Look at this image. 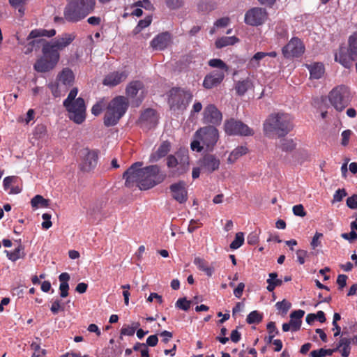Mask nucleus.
Segmentation results:
<instances>
[{
  "label": "nucleus",
  "mask_w": 357,
  "mask_h": 357,
  "mask_svg": "<svg viewBox=\"0 0 357 357\" xmlns=\"http://www.w3.org/2000/svg\"><path fill=\"white\" fill-rule=\"evenodd\" d=\"M142 162L133 163L123 174L125 185L128 188L137 186L141 190H146L162 183L166 174L157 165L142 167Z\"/></svg>",
  "instance_id": "nucleus-1"
},
{
  "label": "nucleus",
  "mask_w": 357,
  "mask_h": 357,
  "mask_svg": "<svg viewBox=\"0 0 357 357\" xmlns=\"http://www.w3.org/2000/svg\"><path fill=\"white\" fill-rule=\"evenodd\" d=\"M76 38L75 33H64L52 42L45 43L42 49L43 56L33 65L38 73H47L55 68L60 59L59 50L68 47Z\"/></svg>",
  "instance_id": "nucleus-2"
},
{
  "label": "nucleus",
  "mask_w": 357,
  "mask_h": 357,
  "mask_svg": "<svg viewBox=\"0 0 357 357\" xmlns=\"http://www.w3.org/2000/svg\"><path fill=\"white\" fill-rule=\"evenodd\" d=\"M293 128L292 118L286 113L271 114L263 124L264 133L268 137L274 134L280 137H284Z\"/></svg>",
  "instance_id": "nucleus-3"
},
{
  "label": "nucleus",
  "mask_w": 357,
  "mask_h": 357,
  "mask_svg": "<svg viewBox=\"0 0 357 357\" xmlns=\"http://www.w3.org/2000/svg\"><path fill=\"white\" fill-rule=\"evenodd\" d=\"M128 108V100L124 96H116L108 103L104 116L107 127L116 125Z\"/></svg>",
  "instance_id": "nucleus-4"
},
{
  "label": "nucleus",
  "mask_w": 357,
  "mask_h": 357,
  "mask_svg": "<svg viewBox=\"0 0 357 357\" xmlns=\"http://www.w3.org/2000/svg\"><path fill=\"white\" fill-rule=\"evenodd\" d=\"M209 66L218 70L207 74L203 81V86L206 89H213L219 85L225 79L229 67L220 59H212L208 61Z\"/></svg>",
  "instance_id": "nucleus-5"
},
{
  "label": "nucleus",
  "mask_w": 357,
  "mask_h": 357,
  "mask_svg": "<svg viewBox=\"0 0 357 357\" xmlns=\"http://www.w3.org/2000/svg\"><path fill=\"white\" fill-rule=\"evenodd\" d=\"M335 61L348 69L352 67L354 61H357V31L349 36L347 50L340 48L335 55Z\"/></svg>",
  "instance_id": "nucleus-6"
},
{
  "label": "nucleus",
  "mask_w": 357,
  "mask_h": 357,
  "mask_svg": "<svg viewBox=\"0 0 357 357\" xmlns=\"http://www.w3.org/2000/svg\"><path fill=\"white\" fill-rule=\"evenodd\" d=\"M193 98L190 89L173 87L168 93V104L171 109L183 111L188 106Z\"/></svg>",
  "instance_id": "nucleus-7"
},
{
  "label": "nucleus",
  "mask_w": 357,
  "mask_h": 357,
  "mask_svg": "<svg viewBox=\"0 0 357 357\" xmlns=\"http://www.w3.org/2000/svg\"><path fill=\"white\" fill-rule=\"evenodd\" d=\"M189 156L188 153L177 152L167 157V166L169 168V177H178L189 169Z\"/></svg>",
  "instance_id": "nucleus-8"
},
{
  "label": "nucleus",
  "mask_w": 357,
  "mask_h": 357,
  "mask_svg": "<svg viewBox=\"0 0 357 357\" xmlns=\"http://www.w3.org/2000/svg\"><path fill=\"white\" fill-rule=\"evenodd\" d=\"M328 100L335 110L342 112L350 104L352 95L348 86L339 85L330 91Z\"/></svg>",
  "instance_id": "nucleus-9"
},
{
  "label": "nucleus",
  "mask_w": 357,
  "mask_h": 357,
  "mask_svg": "<svg viewBox=\"0 0 357 357\" xmlns=\"http://www.w3.org/2000/svg\"><path fill=\"white\" fill-rule=\"evenodd\" d=\"M55 35L56 30L54 29L50 30H46L44 29L32 30L26 38L29 43L26 46L25 54L31 53L33 50V49H39L40 45H42L43 47H44L45 43H48L45 39H41L38 38L43 36L51 38Z\"/></svg>",
  "instance_id": "nucleus-10"
},
{
  "label": "nucleus",
  "mask_w": 357,
  "mask_h": 357,
  "mask_svg": "<svg viewBox=\"0 0 357 357\" xmlns=\"http://www.w3.org/2000/svg\"><path fill=\"white\" fill-rule=\"evenodd\" d=\"M194 136L202 141L208 151H212L218 141L219 132L215 126H208L198 129Z\"/></svg>",
  "instance_id": "nucleus-11"
},
{
  "label": "nucleus",
  "mask_w": 357,
  "mask_h": 357,
  "mask_svg": "<svg viewBox=\"0 0 357 357\" xmlns=\"http://www.w3.org/2000/svg\"><path fill=\"white\" fill-rule=\"evenodd\" d=\"M68 112V118L77 124L82 123L86 119V105L82 98H77L76 101L63 105Z\"/></svg>",
  "instance_id": "nucleus-12"
},
{
  "label": "nucleus",
  "mask_w": 357,
  "mask_h": 357,
  "mask_svg": "<svg viewBox=\"0 0 357 357\" xmlns=\"http://www.w3.org/2000/svg\"><path fill=\"white\" fill-rule=\"evenodd\" d=\"M224 128L229 135L252 136L254 131L241 121L230 119L225 122Z\"/></svg>",
  "instance_id": "nucleus-13"
},
{
  "label": "nucleus",
  "mask_w": 357,
  "mask_h": 357,
  "mask_svg": "<svg viewBox=\"0 0 357 357\" xmlns=\"http://www.w3.org/2000/svg\"><path fill=\"white\" fill-rule=\"evenodd\" d=\"M267 19L268 13L265 8L254 7L245 13L244 22L248 25L258 26L264 24Z\"/></svg>",
  "instance_id": "nucleus-14"
},
{
  "label": "nucleus",
  "mask_w": 357,
  "mask_h": 357,
  "mask_svg": "<svg viewBox=\"0 0 357 357\" xmlns=\"http://www.w3.org/2000/svg\"><path fill=\"white\" fill-rule=\"evenodd\" d=\"M198 165L203 172L211 174L219 169L220 160L215 155L206 153L199 160Z\"/></svg>",
  "instance_id": "nucleus-15"
},
{
  "label": "nucleus",
  "mask_w": 357,
  "mask_h": 357,
  "mask_svg": "<svg viewBox=\"0 0 357 357\" xmlns=\"http://www.w3.org/2000/svg\"><path fill=\"white\" fill-rule=\"evenodd\" d=\"M305 50L302 41L298 38H292L291 40L283 47L282 52L284 57H298Z\"/></svg>",
  "instance_id": "nucleus-16"
},
{
  "label": "nucleus",
  "mask_w": 357,
  "mask_h": 357,
  "mask_svg": "<svg viewBox=\"0 0 357 357\" xmlns=\"http://www.w3.org/2000/svg\"><path fill=\"white\" fill-rule=\"evenodd\" d=\"M222 119L221 112L213 104L207 105L203 112V122L205 123L218 126Z\"/></svg>",
  "instance_id": "nucleus-17"
},
{
  "label": "nucleus",
  "mask_w": 357,
  "mask_h": 357,
  "mask_svg": "<svg viewBox=\"0 0 357 357\" xmlns=\"http://www.w3.org/2000/svg\"><path fill=\"white\" fill-rule=\"evenodd\" d=\"M63 16L66 21L69 22H77L85 18L78 6L72 0L65 7Z\"/></svg>",
  "instance_id": "nucleus-18"
},
{
  "label": "nucleus",
  "mask_w": 357,
  "mask_h": 357,
  "mask_svg": "<svg viewBox=\"0 0 357 357\" xmlns=\"http://www.w3.org/2000/svg\"><path fill=\"white\" fill-rule=\"evenodd\" d=\"M173 199L180 204L185 203L188 200V191L185 188V183L180 181L169 186Z\"/></svg>",
  "instance_id": "nucleus-19"
},
{
  "label": "nucleus",
  "mask_w": 357,
  "mask_h": 357,
  "mask_svg": "<svg viewBox=\"0 0 357 357\" xmlns=\"http://www.w3.org/2000/svg\"><path fill=\"white\" fill-rule=\"evenodd\" d=\"M128 73L126 71H114L107 75L102 84L109 87L115 86L127 79Z\"/></svg>",
  "instance_id": "nucleus-20"
},
{
  "label": "nucleus",
  "mask_w": 357,
  "mask_h": 357,
  "mask_svg": "<svg viewBox=\"0 0 357 357\" xmlns=\"http://www.w3.org/2000/svg\"><path fill=\"white\" fill-rule=\"evenodd\" d=\"M171 42V35L169 32H162L158 34L150 43L154 50H163L167 47Z\"/></svg>",
  "instance_id": "nucleus-21"
},
{
  "label": "nucleus",
  "mask_w": 357,
  "mask_h": 357,
  "mask_svg": "<svg viewBox=\"0 0 357 357\" xmlns=\"http://www.w3.org/2000/svg\"><path fill=\"white\" fill-rule=\"evenodd\" d=\"M98 153L95 151L86 150L82 164V169L84 172H89L93 169L98 163Z\"/></svg>",
  "instance_id": "nucleus-22"
},
{
  "label": "nucleus",
  "mask_w": 357,
  "mask_h": 357,
  "mask_svg": "<svg viewBox=\"0 0 357 357\" xmlns=\"http://www.w3.org/2000/svg\"><path fill=\"white\" fill-rule=\"evenodd\" d=\"M140 121L147 124L150 128L155 127L158 123L157 112L155 109L149 108L141 114Z\"/></svg>",
  "instance_id": "nucleus-23"
},
{
  "label": "nucleus",
  "mask_w": 357,
  "mask_h": 357,
  "mask_svg": "<svg viewBox=\"0 0 357 357\" xmlns=\"http://www.w3.org/2000/svg\"><path fill=\"white\" fill-rule=\"evenodd\" d=\"M59 81L67 87L71 86L75 81V75L69 68H64L58 75Z\"/></svg>",
  "instance_id": "nucleus-24"
},
{
  "label": "nucleus",
  "mask_w": 357,
  "mask_h": 357,
  "mask_svg": "<svg viewBox=\"0 0 357 357\" xmlns=\"http://www.w3.org/2000/svg\"><path fill=\"white\" fill-rule=\"evenodd\" d=\"M171 144L168 141H164L158 148L157 151L150 156L151 162H157L165 157L170 151Z\"/></svg>",
  "instance_id": "nucleus-25"
},
{
  "label": "nucleus",
  "mask_w": 357,
  "mask_h": 357,
  "mask_svg": "<svg viewBox=\"0 0 357 357\" xmlns=\"http://www.w3.org/2000/svg\"><path fill=\"white\" fill-rule=\"evenodd\" d=\"M82 13L86 17L94 10L96 0H73Z\"/></svg>",
  "instance_id": "nucleus-26"
},
{
  "label": "nucleus",
  "mask_w": 357,
  "mask_h": 357,
  "mask_svg": "<svg viewBox=\"0 0 357 357\" xmlns=\"http://www.w3.org/2000/svg\"><path fill=\"white\" fill-rule=\"evenodd\" d=\"M193 262L197 268L204 272L207 276L211 277L213 275L214 272L213 267L209 266L208 262L204 259L196 257Z\"/></svg>",
  "instance_id": "nucleus-27"
},
{
  "label": "nucleus",
  "mask_w": 357,
  "mask_h": 357,
  "mask_svg": "<svg viewBox=\"0 0 357 357\" xmlns=\"http://www.w3.org/2000/svg\"><path fill=\"white\" fill-rule=\"evenodd\" d=\"M310 70V78L320 79L324 73V66L321 63H315L307 66Z\"/></svg>",
  "instance_id": "nucleus-28"
},
{
  "label": "nucleus",
  "mask_w": 357,
  "mask_h": 357,
  "mask_svg": "<svg viewBox=\"0 0 357 357\" xmlns=\"http://www.w3.org/2000/svg\"><path fill=\"white\" fill-rule=\"evenodd\" d=\"M268 286L266 289L269 292H273L275 287H280L283 284V281L281 279L278 278V273L273 272L268 274V278L266 280Z\"/></svg>",
  "instance_id": "nucleus-29"
},
{
  "label": "nucleus",
  "mask_w": 357,
  "mask_h": 357,
  "mask_svg": "<svg viewBox=\"0 0 357 357\" xmlns=\"http://www.w3.org/2000/svg\"><path fill=\"white\" fill-rule=\"evenodd\" d=\"M248 152V149L245 146H239L234 149L228 157L229 163L235 162L239 158L245 155Z\"/></svg>",
  "instance_id": "nucleus-30"
},
{
  "label": "nucleus",
  "mask_w": 357,
  "mask_h": 357,
  "mask_svg": "<svg viewBox=\"0 0 357 357\" xmlns=\"http://www.w3.org/2000/svg\"><path fill=\"white\" fill-rule=\"evenodd\" d=\"M252 86V81L247 78L242 81L237 82L235 85V90L238 96H243Z\"/></svg>",
  "instance_id": "nucleus-31"
},
{
  "label": "nucleus",
  "mask_w": 357,
  "mask_h": 357,
  "mask_svg": "<svg viewBox=\"0 0 357 357\" xmlns=\"http://www.w3.org/2000/svg\"><path fill=\"white\" fill-rule=\"evenodd\" d=\"M238 41L239 39L236 36H223L217 39L215 44L217 48L220 49L228 45H233Z\"/></svg>",
  "instance_id": "nucleus-32"
},
{
  "label": "nucleus",
  "mask_w": 357,
  "mask_h": 357,
  "mask_svg": "<svg viewBox=\"0 0 357 357\" xmlns=\"http://www.w3.org/2000/svg\"><path fill=\"white\" fill-rule=\"evenodd\" d=\"M143 83L141 81L136 80L130 82L126 87L127 96L134 98L138 91L143 88Z\"/></svg>",
  "instance_id": "nucleus-33"
},
{
  "label": "nucleus",
  "mask_w": 357,
  "mask_h": 357,
  "mask_svg": "<svg viewBox=\"0 0 357 357\" xmlns=\"http://www.w3.org/2000/svg\"><path fill=\"white\" fill-rule=\"evenodd\" d=\"M50 200L45 199L43 196L37 195L31 200L32 208H47L49 206Z\"/></svg>",
  "instance_id": "nucleus-34"
},
{
  "label": "nucleus",
  "mask_w": 357,
  "mask_h": 357,
  "mask_svg": "<svg viewBox=\"0 0 357 357\" xmlns=\"http://www.w3.org/2000/svg\"><path fill=\"white\" fill-rule=\"evenodd\" d=\"M339 347H341L342 349L341 355L342 357H348L351 352L350 344L351 343V339L347 337H341L339 341Z\"/></svg>",
  "instance_id": "nucleus-35"
},
{
  "label": "nucleus",
  "mask_w": 357,
  "mask_h": 357,
  "mask_svg": "<svg viewBox=\"0 0 357 357\" xmlns=\"http://www.w3.org/2000/svg\"><path fill=\"white\" fill-rule=\"evenodd\" d=\"M24 247L22 245H20L17 248H15L13 252H9L8 250H5L6 256L8 258L13 261H15L20 258H23L24 257Z\"/></svg>",
  "instance_id": "nucleus-36"
},
{
  "label": "nucleus",
  "mask_w": 357,
  "mask_h": 357,
  "mask_svg": "<svg viewBox=\"0 0 357 357\" xmlns=\"http://www.w3.org/2000/svg\"><path fill=\"white\" fill-rule=\"evenodd\" d=\"M107 100L105 98L100 99L93 105L91 108V113L94 116L100 115L105 108H107Z\"/></svg>",
  "instance_id": "nucleus-37"
},
{
  "label": "nucleus",
  "mask_w": 357,
  "mask_h": 357,
  "mask_svg": "<svg viewBox=\"0 0 357 357\" xmlns=\"http://www.w3.org/2000/svg\"><path fill=\"white\" fill-rule=\"evenodd\" d=\"M280 148L283 151L290 152L296 148V144L292 139L284 138L280 140Z\"/></svg>",
  "instance_id": "nucleus-38"
},
{
  "label": "nucleus",
  "mask_w": 357,
  "mask_h": 357,
  "mask_svg": "<svg viewBox=\"0 0 357 357\" xmlns=\"http://www.w3.org/2000/svg\"><path fill=\"white\" fill-rule=\"evenodd\" d=\"M151 22L152 17L150 15L146 16L144 20H139L137 25L135 27L133 30L134 33L137 34L139 32H141V31L143 29L149 26L151 24Z\"/></svg>",
  "instance_id": "nucleus-39"
},
{
  "label": "nucleus",
  "mask_w": 357,
  "mask_h": 357,
  "mask_svg": "<svg viewBox=\"0 0 357 357\" xmlns=\"http://www.w3.org/2000/svg\"><path fill=\"white\" fill-rule=\"evenodd\" d=\"M263 316L258 311H252L247 317L246 321L249 324H259L262 321Z\"/></svg>",
  "instance_id": "nucleus-40"
},
{
  "label": "nucleus",
  "mask_w": 357,
  "mask_h": 357,
  "mask_svg": "<svg viewBox=\"0 0 357 357\" xmlns=\"http://www.w3.org/2000/svg\"><path fill=\"white\" fill-rule=\"evenodd\" d=\"M34 138L37 139H43L47 135V128L43 124L37 125L33 132Z\"/></svg>",
  "instance_id": "nucleus-41"
},
{
  "label": "nucleus",
  "mask_w": 357,
  "mask_h": 357,
  "mask_svg": "<svg viewBox=\"0 0 357 357\" xmlns=\"http://www.w3.org/2000/svg\"><path fill=\"white\" fill-rule=\"evenodd\" d=\"M244 243V234L243 232H238L234 240L230 244V248L236 250L239 248Z\"/></svg>",
  "instance_id": "nucleus-42"
},
{
  "label": "nucleus",
  "mask_w": 357,
  "mask_h": 357,
  "mask_svg": "<svg viewBox=\"0 0 357 357\" xmlns=\"http://www.w3.org/2000/svg\"><path fill=\"white\" fill-rule=\"evenodd\" d=\"M333 354V351H331V349H326L321 348L319 349L312 351L310 356L311 357H325L326 356H331Z\"/></svg>",
  "instance_id": "nucleus-43"
},
{
  "label": "nucleus",
  "mask_w": 357,
  "mask_h": 357,
  "mask_svg": "<svg viewBox=\"0 0 357 357\" xmlns=\"http://www.w3.org/2000/svg\"><path fill=\"white\" fill-rule=\"evenodd\" d=\"M165 5L170 10H178L184 5V0H165Z\"/></svg>",
  "instance_id": "nucleus-44"
},
{
  "label": "nucleus",
  "mask_w": 357,
  "mask_h": 357,
  "mask_svg": "<svg viewBox=\"0 0 357 357\" xmlns=\"http://www.w3.org/2000/svg\"><path fill=\"white\" fill-rule=\"evenodd\" d=\"M191 302L188 301L186 298H181L176 302V307L184 311H188L190 307Z\"/></svg>",
  "instance_id": "nucleus-45"
},
{
  "label": "nucleus",
  "mask_w": 357,
  "mask_h": 357,
  "mask_svg": "<svg viewBox=\"0 0 357 357\" xmlns=\"http://www.w3.org/2000/svg\"><path fill=\"white\" fill-rule=\"evenodd\" d=\"M50 310L54 314H56L59 311L64 310V303H61V300L56 299L52 302Z\"/></svg>",
  "instance_id": "nucleus-46"
},
{
  "label": "nucleus",
  "mask_w": 357,
  "mask_h": 357,
  "mask_svg": "<svg viewBox=\"0 0 357 357\" xmlns=\"http://www.w3.org/2000/svg\"><path fill=\"white\" fill-rule=\"evenodd\" d=\"M275 307H277L278 310H281L282 313L285 314L291 308V304L285 299H284L282 301L276 303Z\"/></svg>",
  "instance_id": "nucleus-47"
},
{
  "label": "nucleus",
  "mask_w": 357,
  "mask_h": 357,
  "mask_svg": "<svg viewBox=\"0 0 357 357\" xmlns=\"http://www.w3.org/2000/svg\"><path fill=\"white\" fill-rule=\"evenodd\" d=\"M78 93L77 88H73L68 95V97L63 100V105L76 101V96Z\"/></svg>",
  "instance_id": "nucleus-48"
},
{
  "label": "nucleus",
  "mask_w": 357,
  "mask_h": 357,
  "mask_svg": "<svg viewBox=\"0 0 357 357\" xmlns=\"http://www.w3.org/2000/svg\"><path fill=\"white\" fill-rule=\"evenodd\" d=\"M347 195V193L345 190V189H338L335 191L334 195H333V199L332 201V203L335 202H341L344 197Z\"/></svg>",
  "instance_id": "nucleus-49"
},
{
  "label": "nucleus",
  "mask_w": 357,
  "mask_h": 357,
  "mask_svg": "<svg viewBox=\"0 0 357 357\" xmlns=\"http://www.w3.org/2000/svg\"><path fill=\"white\" fill-rule=\"evenodd\" d=\"M293 213L296 216L304 217L306 215V211L302 204H297L293 206Z\"/></svg>",
  "instance_id": "nucleus-50"
},
{
  "label": "nucleus",
  "mask_w": 357,
  "mask_h": 357,
  "mask_svg": "<svg viewBox=\"0 0 357 357\" xmlns=\"http://www.w3.org/2000/svg\"><path fill=\"white\" fill-rule=\"evenodd\" d=\"M48 87L50 89L54 97L57 98L61 96V91L58 83L51 82L48 84Z\"/></svg>",
  "instance_id": "nucleus-51"
},
{
  "label": "nucleus",
  "mask_w": 357,
  "mask_h": 357,
  "mask_svg": "<svg viewBox=\"0 0 357 357\" xmlns=\"http://www.w3.org/2000/svg\"><path fill=\"white\" fill-rule=\"evenodd\" d=\"M202 141L198 139L195 138V140H193L190 144V147L192 151H196L197 152H201L204 149L203 144L201 145Z\"/></svg>",
  "instance_id": "nucleus-52"
},
{
  "label": "nucleus",
  "mask_w": 357,
  "mask_h": 357,
  "mask_svg": "<svg viewBox=\"0 0 357 357\" xmlns=\"http://www.w3.org/2000/svg\"><path fill=\"white\" fill-rule=\"evenodd\" d=\"M42 218L44 220V221L42 222L43 228L45 229H48L52 225L51 222V215L49 213H43Z\"/></svg>",
  "instance_id": "nucleus-53"
},
{
  "label": "nucleus",
  "mask_w": 357,
  "mask_h": 357,
  "mask_svg": "<svg viewBox=\"0 0 357 357\" xmlns=\"http://www.w3.org/2000/svg\"><path fill=\"white\" fill-rule=\"evenodd\" d=\"M352 134L351 130H344L342 134V142L341 144L344 146H347L349 144L350 137Z\"/></svg>",
  "instance_id": "nucleus-54"
},
{
  "label": "nucleus",
  "mask_w": 357,
  "mask_h": 357,
  "mask_svg": "<svg viewBox=\"0 0 357 357\" xmlns=\"http://www.w3.org/2000/svg\"><path fill=\"white\" fill-rule=\"evenodd\" d=\"M135 328H134V327H130L129 326H123L121 330L120 339H122V335L132 336L135 334Z\"/></svg>",
  "instance_id": "nucleus-55"
},
{
  "label": "nucleus",
  "mask_w": 357,
  "mask_h": 357,
  "mask_svg": "<svg viewBox=\"0 0 357 357\" xmlns=\"http://www.w3.org/2000/svg\"><path fill=\"white\" fill-rule=\"evenodd\" d=\"M247 242L248 244L254 245L259 242V236L256 231L251 232L247 237Z\"/></svg>",
  "instance_id": "nucleus-56"
},
{
  "label": "nucleus",
  "mask_w": 357,
  "mask_h": 357,
  "mask_svg": "<svg viewBox=\"0 0 357 357\" xmlns=\"http://www.w3.org/2000/svg\"><path fill=\"white\" fill-rule=\"evenodd\" d=\"M323 237V234L319 232H316L314 236L312 238L311 241V246L313 249H315L317 247L321 245V242L319 241V238Z\"/></svg>",
  "instance_id": "nucleus-57"
},
{
  "label": "nucleus",
  "mask_w": 357,
  "mask_h": 357,
  "mask_svg": "<svg viewBox=\"0 0 357 357\" xmlns=\"http://www.w3.org/2000/svg\"><path fill=\"white\" fill-rule=\"evenodd\" d=\"M347 205L351 209L357 208V195H354L347 199Z\"/></svg>",
  "instance_id": "nucleus-58"
},
{
  "label": "nucleus",
  "mask_w": 357,
  "mask_h": 357,
  "mask_svg": "<svg viewBox=\"0 0 357 357\" xmlns=\"http://www.w3.org/2000/svg\"><path fill=\"white\" fill-rule=\"evenodd\" d=\"M296 256L298 261L300 264H303L305 263V259L308 256V252L304 250H298L296 251Z\"/></svg>",
  "instance_id": "nucleus-59"
},
{
  "label": "nucleus",
  "mask_w": 357,
  "mask_h": 357,
  "mask_svg": "<svg viewBox=\"0 0 357 357\" xmlns=\"http://www.w3.org/2000/svg\"><path fill=\"white\" fill-rule=\"evenodd\" d=\"M60 296L66 298L68 296L69 284L68 283H60L59 285Z\"/></svg>",
  "instance_id": "nucleus-60"
},
{
  "label": "nucleus",
  "mask_w": 357,
  "mask_h": 357,
  "mask_svg": "<svg viewBox=\"0 0 357 357\" xmlns=\"http://www.w3.org/2000/svg\"><path fill=\"white\" fill-rule=\"evenodd\" d=\"M229 23V18L227 17L218 19L214 23L215 26L222 28L227 26Z\"/></svg>",
  "instance_id": "nucleus-61"
},
{
  "label": "nucleus",
  "mask_w": 357,
  "mask_h": 357,
  "mask_svg": "<svg viewBox=\"0 0 357 357\" xmlns=\"http://www.w3.org/2000/svg\"><path fill=\"white\" fill-rule=\"evenodd\" d=\"M202 225V223H199V220H191L190 221L189 226L188 227V231L190 233L194 232L198 227Z\"/></svg>",
  "instance_id": "nucleus-62"
},
{
  "label": "nucleus",
  "mask_w": 357,
  "mask_h": 357,
  "mask_svg": "<svg viewBox=\"0 0 357 357\" xmlns=\"http://www.w3.org/2000/svg\"><path fill=\"white\" fill-rule=\"evenodd\" d=\"M341 237L345 240L352 242L357 238V234L355 231L351 230L349 233H342L341 234Z\"/></svg>",
  "instance_id": "nucleus-63"
},
{
  "label": "nucleus",
  "mask_w": 357,
  "mask_h": 357,
  "mask_svg": "<svg viewBox=\"0 0 357 357\" xmlns=\"http://www.w3.org/2000/svg\"><path fill=\"white\" fill-rule=\"evenodd\" d=\"M347 276L344 274H340L337 276V284L339 286V289H342L347 285Z\"/></svg>",
  "instance_id": "nucleus-64"
}]
</instances>
